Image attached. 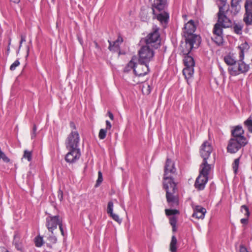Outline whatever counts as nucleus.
Instances as JSON below:
<instances>
[{
    "mask_svg": "<svg viewBox=\"0 0 252 252\" xmlns=\"http://www.w3.org/2000/svg\"><path fill=\"white\" fill-rule=\"evenodd\" d=\"M60 230L61 231L62 235L64 236L65 235V233L64 231L63 225L62 222L59 225Z\"/></svg>",
    "mask_w": 252,
    "mask_h": 252,
    "instance_id": "37998d69",
    "label": "nucleus"
},
{
    "mask_svg": "<svg viewBox=\"0 0 252 252\" xmlns=\"http://www.w3.org/2000/svg\"><path fill=\"white\" fill-rule=\"evenodd\" d=\"M194 211L198 212H203L204 214H205L206 212V209L200 206H196L194 209Z\"/></svg>",
    "mask_w": 252,
    "mask_h": 252,
    "instance_id": "ea45409f",
    "label": "nucleus"
},
{
    "mask_svg": "<svg viewBox=\"0 0 252 252\" xmlns=\"http://www.w3.org/2000/svg\"><path fill=\"white\" fill-rule=\"evenodd\" d=\"M185 38L187 52L189 53L193 48H197L201 43V38L199 36L192 33L184 36Z\"/></svg>",
    "mask_w": 252,
    "mask_h": 252,
    "instance_id": "6e6552de",
    "label": "nucleus"
},
{
    "mask_svg": "<svg viewBox=\"0 0 252 252\" xmlns=\"http://www.w3.org/2000/svg\"><path fill=\"white\" fill-rule=\"evenodd\" d=\"M113 203L112 201H109L108 203L107 212L113 220L117 221L119 223H121L122 220L120 219L119 216L113 213Z\"/></svg>",
    "mask_w": 252,
    "mask_h": 252,
    "instance_id": "aec40b11",
    "label": "nucleus"
},
{
    "mask_svg": "<svg viewBox=\"0 0 252 252\" xmlns=\"http://www.w3.org/2000/svg\"><path fill=\"white\" fill-rule=\"evenodd\" d=\"M141 19L142 21H146L148 20V17H147V15L146 16V17H142V16H141Z\"/></svg>",
    "mask_w": 252,
    "mask_h": 252,
    "instance_id": "603ef678",
    "label": "nucleus"
},
{
    "mask_svg": "<svg viewBox=\"0 0 252 252\" xmlns=\"http://www.w3.org/2000/svg\"><path fill=\"white\" fill-rule=\"evenodd\" d=\"M107 114H108V116H109V117L110 118V119L111 120H114L113 114L110 111H108V113H107Z\"/></svg>",
    "mask_w": 252,
    "mask_h": 252,
    "instance_id": "09e8293b",
    "label": "nucleus"
},
{
    "mask_svg": "<svg viewBox=\"0 0 252 252\" xmlns=\"http://www.w3.org/2000/svg\"><path fill=\"white\" fill-rule=\"evenodd\" d=\"M35 245L37 247H41L44 244L43 237L40 236H37L34 238Z\"/></svg>",
    "mask_w": 252,
    "mask_h": 252,
    "instance_id": "c85d7f7f",
    "label": "nucleus"
},
{
    "mask_svg": "<svg viewBox=\"0 0 252 252\" xmlns=\"http://www.w3.org/2000/svg\"><path fill=\"white\" fill-rule=\"evenodd\" d=\"M176 172L174 163L171 159L167 158L164 167L163 185L166 192L167 201L171 207L177 206L179 204L178 198L174 195L177 190L176 184L173 179Z\"/></svg>",
    "mask_w": 252,
    "mask_h": 252,
    "instance_id": "f257e3e1",
    "label": "nucleus"
},
{
    "mask_svg": "<svg viewBox=\"0 0 252 252\" xmlns=\"http://www.w3.org/2000/svg\"><path fill=\"white\" fill-rule=\"evenodd\" d=\"M170 223L172 226V230L175 232L176 231V223H177V219L175 216H172L169 218Z\"/></svg>",
    "mask_w": 252,
    "mask_h": 252,
    "instance_id": "2f4dec72",
    "label": "nucleus"
},
{
    "mask_svg": "<svg viewBox=\"0 0 252 252\" xmlns=\"http://www.w3.org/2000/svg\"><path fill=\"white\" fill-rule=\"evenodd\" d=\"M222 28L219 23H216L213 29V34L222 36Z\"/></svg>",
    "mask_w": 252,
    "mask_h": 252,
    "instance_id": "a878e982",
    "label": "nucleus"
},
{
    "mask_svg": "<svg viewBox=\"0 0 252 252\" xmlns=\"http://www.w3.org/2000/svg\"><path fill=\"white\" fill-rule=\"evenodd\" d=\"M7 51H9V47H8V48H7Z\"/></svg>",
    "mask_w": 252,
    "mask_h": 252,
    "instance_id": "680f3d73",
    "label": "nucleus"
},
{
    "mask_svg": "<svg viewBox=\"0 0 252 252\" xmlns=\"http://www.w3.org/2000/svg\"><path fill=\"white\" fill-rule=\"evenodd\" d=\"M243 25L242 23H235L233 27V29L235 33L237 34H241L242 33V29Z\"/></svg>",
    "mask_w": 252,
    "mask_h": 252,
    "instance_id": "cd10ccee",
    "label": "nucleus"
},
{
    "mask_svg": "<svg viewBox=\"0 0 252 252\" xmlns=\"http://www.w3.org/2000/svg\"><path fill=\"white\" fill-rule=\"evenodd\" d=\"M241 9V6L240 4H231V7L229 9L226 10V13L229 16L233 17L237 15Z\"/></svg>",
    "mask_w": 252,
    "mask_h": 252,
    "instance_id": "5701e85b",
    "label": "nucleus"
},
{
    "mask_svg": "<svg viewBox=\"0 0 252 252\" xmlns=\"http://www.w3.org/2000/svg\"><path fill=\"white\" fill-rule=\"evenodd\" d=\"M205 214H204L203 212H194L192 215L193 217H195L197 219H203L204 218Z\"/></svg>",
    "mask_w": 252,
    "mask_h": 252,
    "instance_id": "c9c22d12",
    "label": "nucleus"
},
{
    "mask_svg": "<svg viewBox=\"0 0 252 252\" xmlns=\"http://www.w3.org/2000/svg\"><path fill=\"white\" fill-rule=\"evenodd\" d=\"M218 20L217 23H219L223 28H228L232 25V21L230 19L231 16H229L225 11L222 7H220L218 13Z\"/></svg>",
    "mask_w": 252,
    "mask_h": 252,
    "instance_id": "1a4fd4ad",
    "label": "nucleus"
},
{
    "mask_svg": "<svg viewBox=\"0 0 252 252\" xmlns=\"http://www.w3.org/2000/svg\"><path fill=\"white\" fill-rule=\"evenodd\" d=\"M246 13L243 20L247 25L252 24V1L247 0L245 4Z\"/></svg>",
    "mask_w": 252,
    "mask_h": 252,
    "instance_id": "ddd939ff",
    "label": "nucleus"
},
{
    "mask_svg": "<svg viewBox=\"0 0 252 252\" xmlns=\"http://www.w3.org/2000/svg\"><path fill=\"white\" fill-rule=\"evenodd\" d=\"M219 68H220V75H221L222 76L224 80L225 79L226 76V74H225V71L222 68V67L220 66Z\"/></svg>",
    "mask_w": 252,
    "mask_h": 252,
    "instance_id": "79ce46f5",
    "label": "nucleus"
},
{
    "mask_svg": "<svg viewBox=\"0 0 252 252\" xmlns=\"http://www.w3.org/2000/svg\"><path fill=\"white\" fill-rule=\"evenodd\" d=\"M123 41V38L120 36H118L117 39L115 41L111 42L109 40V46L108 49L111 51H117L119 50L120 45Z\"/></svg>",
    "mask_w": 252,
    "mask_h": 252,
    "instance_id": "412c9836",
    "label": "nucleus"
},
{
    "mask_svg": "<svg viewBox=\"0 0 252 252\" xmlns=\"http://www.w3.org/2000/svg\"><path fill=\"white\" fill-rule=\"evenodd\" d=\"M78 142L79 134L76 130H72L67 137L66 146L71 149H79L78 148Z\"/></svg>",
    "mask_w": 252,
    "mask_h": 252,
    "instance_id": "f8f14e48",
    "label": "nucleus"
},
{
    "mask_svg": "<svg viewBox=\"0 0 252 252\" xmlns=\"http://www.w3.org/2000/svg\"><path fill=\"white\" fill-rule=\"evenodd\" d=\"M26 35L25 34H22L21 35V40L20 43L22 44V43L26 41Z\"/></svg>",
    "mask_w": 252,
    "mask_h": 252,
    "instance_id": "c03bdc74",
    "label": "nucleus"
},
{
    "mask_svg": "<svg viewBox=\"0 0 252 252\" xmlns=\"http://www.w3.org/2000/svg\"><path fill=\"white\" fill-rule=\"evenodd\" d=\"M212 169V165L208 164L206 159H203L200 165L199 175L208 177V175Z\"/></svg>",
    "mask_w": 252,
    "mask_h": 252,
    "instance_id": "f3484780",
    "label": "nucleus"
},
{
    "mask_svg": "<svg viewBox=\"0 0 252 252\" xmlns=\"http://www.w3.org/2000/svg\"><path fill=\"white\" fill-rule=\"evenodd\" d=\"M49 239H50V240L52 243H55L57 241V238L55 236H51V237H50Z\"/></svg>",
    "mask_w": 252,
    "mask_h": 252,
    "instance_id": "de8ad7c7",
    "label": "nucleus"
},
{
    "mask_svg": "<svg viewBox=\"0 0 252 252\" xmlns=\"http://www.w3.org/2000/svg\"><path fill=\"white\" fill-rule=\"evenodd\" d=\"M10 1L14 3H18L20 1V0H10Z\"/></svg>",
    "mask_w": 252,
    "mask_h": 252,
    "instance_id": "6e6d98bb",
    "label": "nucleus"
},
{
    "mask_svg": "<svg viewBox=\"0 0 252 252\" xmlns=\"http://www.w3.org/2000/svg\"><path fill=\"white\" fill-rule=\"evenodd\" d=\"M62 222V218L58 215L53 216L49 215L46 219V226L48 230L52 233Z\"/></svg>",
    "mask_w": 252,
    "mask_h": 252,
    "instance_id": "9b49d317",
    "label": "nucleus"
},
{
    "mask_svg": "<svg viewBox=\"0 0 252 252\" xmlns=\"http://www.w3.org/2000/svg\"><path fill=\"white\" fill-rule=\"evenodd\" d=\"M241 0H231V3L232 4H240Z\"/></svg>",
    "mask_w": 252,
    "mask_h": 252,
    "instance_id": "49530a36",
    "label": "nucleus"
},
{
    "mask_svg": "<svg viewBox=\"0 0 252 252\" xmlns=\"http://www.w3.org/2000/svg\"><path fill=\"white\" fill-rule=\"evenodd\" d=\"M148 45H144L141 47L138 51V62L145 64H149V63L153 59L154 52L153 48Z\"/></svg>",
    "mask_w": 252,
    "mask_h": 252,
    "instance_id": "20e7f679",
    "label": "nucleus"
},
{
    "mask_svg": "<svg viewBox=\"0 0 252 252\" xmlns=\"http://www.w3.org/2000/svg\"><path fill=\"white\" fill-rule=\"evenodd\" d=\"M95 44L96 47L98 46V45H97V44L96 42H95Z\"/></svg>",
    "mask_w": 252,
    "mask_h": 252,
    "instance_id": "052dcab7",
    "label": "nucleus"
},
{
    "mask_svg": "<svg viewBox=\"0 0 252 252\" xmlns=\"http://www.w3.org/2000/svg\"><path fill=\"white\" fill-rule=\"evenodd\" d=\"M165 213L167 216H172L179 213L176 209H165Z\"/></svg>",
    "mask_w": 252,
    "mask_h": 252,
    "instance_id": "72a5a7b5",
    "label": "nucleus"
},
{
    "mask_svg": "<svg viewBox=\"0 0 252 252\" xmlns=\"http://www.w3.org/2000/svg\"><path fill=\"white\" fill-rule=\"evenodd\" d=\"M107 130L106 129H101L99 132V138L100 139H103L106 135Z\"/></svg>",
    "mask_w": 252,
    "mask_h": 252,
    "instance_id": "4c0bfd02",
    "label": "nucleus"
},
{
    "mask_svg": "<svg viewBox=\"0 0 252 252\" xmlns=\"http://www.w3.org/2000/svg\"><path fill=\"white\" fill-rule=\"evenodd\" d=\"M212 151V147L210 142L205 141L201 146L200 153L203 159H207Z\"/></svg>",
    "mask_w": 252,
    "mask_h": 252,
    "instance_id": "4468645a",
    "label": "nucleus"
},
{
    "mask_svg": "<svg viewBox=\"0 0 252 252\" xmlns=\"http://www.w3.org/2000/svg\"><path fill=\"white\" fill-rule=\"evenodd\" d=\"M183 61L185 66L183 70V74L186 79H189L193 76L194 74L195 62L192 57L188 55L185 56Z\"/></svg>",
    "mask_w": 252,
    "mask_h": 252,
    "instance_id": "423d86ee",
    "label": "nucleus"
},
{
    "mask_svg": "<svg viewBox=\"0 0 252 252\" xmlns=\"http://www.w3.org/2000/svg\"><path fill=\"white\" fill-rule=\"evenodd\" d=\"M36 134L33 131H32L31 134V137L32 139L34 138L35 137Z\"/></svg>",
    "mask_w": 252,
    "mask_h": 252,
    "instance_id": "864d4df0",
    "label": "nucleus"
},
{
    "mask_svg": "<svg viewBox=\"0 0 252 252\" xmlns=\"http://www.w3.org/2000/svg\"><path fill=\"white\" fill-rule=\"evenodd\" d=\"M208 180V177H205L202 175H199L196 178L194 186L196 189L198 190H203L207 183Z\"/></svg>",
    "mask_w": 252,
    "mask_h": 252,
    "instance_id": "a211bd4d",
    "label": "nucleus"
},
{
    "mask_svg": "<svg viewBox=\"0 0 252 252\" xmlns=\"http://www.w3.org/2000/svg\"><path fill=\"white\" fill-rule=\"evenodd\" d=\"M225 63L229 65V67H232L237 62V60L233 54H229L225 56L223 58Z\"/></svg>",
    "mask_w": 252,
    "mask_h": 252,
    "instance_id": "b1692460",
    "label": "nucleus"
},
{
    "mask_svg": "<svg viewBox=\"0 0 252 252\" xmlns=\"http://www.w3.org/2000/svg\"><path fill=\"white\" fill-rule=\"evenodd\" d=\"M197 24V22L192 20H190L186 23L183 29V36L194 33L196 30Z\"/></svg>",
    "mask_w": 252,
    "mask_h": 252,
    "instance_id": "2eb2a0df",
    "label": "nucleus"
},
{
    "mask_svg": "<svg viewBox=\"0 0 252 252\" xmlns=\"http://www.w3.org/2000/svg\"><path fill=\"white\" fill-rule=\"evenodd\" d=\"M212 39L218 45L221 44L223 42V36L221 35L213 34Z\"/></svg>",
    "mask_w": 252,
    "mask_h": 252,
    "instance_id": "7c9ffc66",
    "label": "nucleus"
},
{
    "mask_svg": "<svg viewBox=\"0 0 252 252\" xmlns=\"http://www.w3.org/2000/svg\"><path fill=\"white\" fill-rule=\"evenodd\" d=\"M111 127H112V126H111V123L109 121L107 120L106 121V128L105 129L106 130L110 129Z\"/></svg>",
    "mask_w": 252,
    "mask_h": 252,
    "instance_id": "a18cd8bd",
    "label": "nucleus"
},
{
    "mask_svg": "<svg viewBox=\"0 0 252 252\" xmlns=\"http://www.w3.org/2000/svg\"><path fill=\"white\" fill-rule=\"evenodd\" d=\"M70 152L65 156V160L67 162L73 163L77 160L79 149H69Z\"/></svg>",
    "mask_w": 252,
    "mask_h": 252,
    "instance_id": "6ab92c4d",
    "label": "nucleus"
},
{
    "mask_svg": "<svg viewBox=\"0 0 252 252\" xmlns=\"http://www.w3.org/2000/svg\"><path fill=\"white\" fill-rule=\"evenodd\" d=\"M146 45L154 49H157L160 43V35L158 28L155 26L153 28V32L150 33L145 39Z\"/></svg>",
    "mask_w": 252,
    "mask_h": 252,
    "instance_id": "39448f33",
    "label": "nucleus"
},
{
    "mask_svg": "<svg viewBox=\"0 0 252 252\" xmlns=\"http://www.w3.org/2000/svg\"><path fill=\"white\" fill-rule=\"evenodd\" d=\"M244 125L248 128L249 131L252 133V120L251 117L244 122Z\"/></svg>",
    "mask_w": 252,
    "mask_h": 252,
    "instance_id": "473e14b6",
    "label": "nucleus"
},
{
    "mask_svg": "<svg viewBox=\"0 0 252 252\" xmlns=\"http://www.w3.org/2000/svg\"><path fill=\"white\" fill-rule=\"evenodd\" d=\"M247 143V140H241L231 138L229 141L227 149L230 153H236L241 147L245 146Z\"/></svg>",
    "mask_w": 252,
    "mask_h": 252,
    "instance_id": "9d476101",
    "label": "nucleus"
},
{
    "mask_svg": "<svg viewBox=\"0 0 252 252\" xmlns=\"http://www.w3.org/2000/svg\"><path fill=\"white\" fill-rule=\"evenodd\" d=\"M222 3H224L225 2L226 0H220Z\"/></svg>",
    "mask_w": 252,
    "mask_h": 252,
    "instance_id": "4d7b16f0",
    "label": "nucleus"
},
{
    "mask_svg": "<svg viewBox=\"0 0 252 252\" xmlns=\"http://www.w3.org/2000/svg\"><path fill=\"white\" fill-rule=\"evenodd\" d=\"M23 158L28 159L29 161L32 160V153L28 150L24 151Z\"/></svg>",
    "mask_w": 252,
    "mask_h": 252,
    "instance_id": "e433bc0d",
    "label": "nucleus"
},
{
    "mask_svg": "<svg viewBox=\"0 0 252 252\" xmlns=\"http://www.w3.org/2000/svg\"><path fill=\"white\" fill-rule=\"evenodd\" d=\"M249 47V45L247 42L242 43L238 46L239 59L234 65L228 68V71L231 76H236L241 74H246L249 71L250 68L249 64H247L244 61L245 51L248 50Z\"/></svg>",
    "mask_w": 252,
    "mask_h": 252,
    "instance_id": "f03ea898",
    "label": "nucleus"
},
{
    "mask_svg": "<svg viewBox=\"0 0 252 252\" xmlns=\"http://www.w3.org/2000/svg\"><path fill=\"white\" fill-rule=\"evenodd\" d=\"M13 243L17 250L21 252L23 251V245L21 240L20 235L18 233H16L14 234Z\"/></svg>",
    "mask_w": 252,
    "mask_h": 252,
    "instance_id": "4be33fe9",
    "label": "nucleus"
},
{
    "mask_svg": "<svg viewBox=\"0 0 252 252\" xmlns=\"http://www.w3.org/2000/svg\"><path fill=\"white\" fill-rule=\"evenodd\" d=\"M58 197L60 201L63 200V192L61 189H59L58 192Z\"/></svg>",
    "mask_w": 252,
    "mask_h": 252,
    "instance_id": "a19ab883",
    "label": "nucleus"
},
{
    "mask_svg": "<svg viewBox=\"0 0 252 252\" xmlns=\"http://www.w3.org/2000/svg\"><path fill=\"white\" fill-rule=\"evenodd\" d=\"M21 46H22V44H21V43H20V45H19V48H20L21 47Z\"/></svg>",
    "mask_w": 252,
    "mask_h": 252,
    "instance_id": "bf43d9fd",
    "label": "nucleus"
},
{
    "mask_svg": "<svg viewBox=\"0 0 252 252\" xmlns=\"http://www.w3.org/2000/svg\"><path fill=\"white\" fill-rule=\"evenodd\" d=\"M239 163H240V158H237L234 160V161L232 164L233 169L234 171V173L235 175H236L238 173Z\"/></svg>",
    "mask_w": 252,
    "mask_h": 252,
    "instance_id": "c756f323",
    "label": "nucleus"
},
{
    "mask_svg": "<svg viewBox=\"0 0 252 252\" xmlns=\"http://www.w3.org/2000/svg\"><path fill=\"white\" fill-rule=\"evenodd\" d=\"M231 133L233 138H236L244 141L247 140V139L244 135V131L242 126H235L234 128L232 130Z\"/></svg>",
    "mask_w": 252,
    "mask_h": 252,
    "instance_id": "dca6fc26",
    "label": "nucleus"
},
{
    "mask_svg": "<svg viewBox=\"0 0 252 252\" xmlns=\"http://www.w3.org/2000/svg\"><path fill=\"white\" fill-rule=\"evenodd\" d=\"M36 129H37V128H36V126L35 125H34L33 126V129H32V131H33L35 133L36 131Z\"/></svg>",
    "mask_w": 252,
    "mask_h": 252,
    "instance_id": "5fc2aeb1",
    "label": "nucleus"
},
{
    "mask_svg": "<svg viewBox=\"0 0 252 252\" xmlns=\"http://www.w3.org/2000/svg\"><path fill=\"white\" fill-rule=\"evenodd\" d=\"M10 42H11V39H10L9 41V45L10 44Z\"/></svg>",
    "mask_w": 252,
    "mask_h": 252,
    "instance_id": "13d9d810",
    "label": "nucleus"
},
{
    "mask_svg": "<svg viewBox=\"0 0 252 252\" xmlns=\"http://www.w3.org/2000/svg\"><path fill=\"white\" fill-rule=\"evenodd\" d=\"M240 252H248L246 249L244 247H241L240 248Z\"/></svg>",
    "mask_w": 252,
    "mask_h": 252,
    "instance_id": "3c124183",
    "label": "nucleus"
},
{
    "mask_svg": "<svg viewBox=\"0 0 252 252\" xmlns=\"http://www.w3.org/2000/svg\"><path fill=\"white\" fill-rule=\"evenodd\" d=\"M241 208L242 211L245 212V215L246 216V218L242 219L241 220V222L243 224H247L248 222V217L250 216L249 208L245 205L242 206Z\"/></svg>",
    "mask_w": 252,
    "mask_h": 252,
    "instance_id": "393cba45",
    "label": "nucleus"
},
{
    "mask_svg": "<svg viewBox=\"0 0 252 252\" xmlns=\"http://www.w3.org/2000/svg\"><path fill=\"white\" fill-rule=\"evenodd\" d=\"M177 240L175 236H173L170 244V250L171 252H176L177 249Z\"/></svg>",
    "mask_w": 252,
    "mask_h": 252,
    "instance_id": "bb28decb",
    "label": "nucleus"
},
{
    "mask_svg": "<svg viewBox=\"0 0 252 252\" xmlns=\"http://www.w3.org/2000/svg\"><path fill=\"white\" fill-rule=\"evenodd\" d=\"M102 181H103L102 174L100 171H99L98 172V178L96 181L95 187H98L100 185V184L102 182Z\"/></svg>",
    "mask_w": 252,
    "mask_h": 252,
    "instance_id": "f704fd0d",
    "label": "nucleus"
},
{
    "mask_svg": "<svg viewBox=\"0 0 252 252\" xmlns=\"http://www.w3.org/2000/svg\"><path fill=\"white\" fill-rule=\"evenodd\" d=\"M128 67L133 69L135 75L138 76H143L149 71V64H145L139 63H135L132 59L127 64Z\"/></svg>",
    "mask_w": 252,
    "mask_h": 252,
    "instance_id": "0eeeda50",
    "label": "nucleus"
},
{
    "mask_svg": "<svg viewBox=\"0 0 252 252\" xmlns=\"http://www.w3.org/2000/svg\"><path fill=\"white\" fill-rule=\"evenodd\" d=\"M20 65V62L18 60H16L10 66V69L12 71L14 70L16 67Z\"/></svg>",
    "mask_w": 252,
    "mask_h": 252,
    "instance_id": "58836bf2",
    "label": "nucleus"
},
{
    "mask_svg": "<svg viewBox=\"0 0 252 252\" xmlns=\"http://www.w3.org/2000/svg\"><path fill=\"white\" fill-rule=\"evenodd\" d=\"M152 6L153 18L157 19L165 28L169 20V15L164 11L166 6V0H150Z\"/></svg>",
    "mask_w": 252,
    "mask_h": 252,
    "instance_id": "7ed1b4c3",
    "label": "nucleus"
},
{
    "mask_svg": "<svg viewBox=\"0 0 252 252\" xmlns=\"http://www.w3.org/2000/svg\"><path fill=\"white\" fill-rule=\"evenodd\" d=\"M70 126L72 128H73V129H76L75 124L73 122H70Z\"/></svg>",
    "mask_w": 252,
    "mask_h": 252,
    "instance_id": "8fccbe9b",
    "label": "nucleus"
}]
</instances>
